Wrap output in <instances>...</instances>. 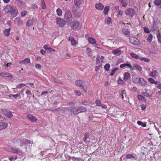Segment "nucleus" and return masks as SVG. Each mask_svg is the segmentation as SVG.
I'll return each instance as SVG.
<instances>
[{
  "label": "nucleus",
  "mask_w": 161,
  "mask_h": 161,
  "mask_svg": "<svg viewBox=\"0 0 161 161\" xmlns=\"http://www.w3.org/2000/svg\"><path fill=\"white\" fill-rule=\"evenodd\" d=\"M134 82L139 86H145L147 83V81L144 79L138 77L134 79Z\"/></svg>",
  "instance_id": "nucleus-1"
},
{
  "label": "nucleus",
  "mask_w": 161,
  "mask_h": 161,
  "mask_svg": "<svg viewBox=\"0 0 161 161\" xmlns=\"http://www.w3.org/2000/svg\"><path fill=\"white\" fill-rule=\"evenodd\" d=\"M71 28L74 30H78L80 29V26L79 25V23L76 21H74L71 22L70 25Z\"/></svg>",
  "instance_id": "nucleus-2"
},
{
  "label": "nucleus",
  "mask_w": 161,
  "mask_h": 161,
  "mask_svg": "<svg viewBox=\"0 0 161 161\" xmlns=\"http://www.w3.org/2000/svg\"><path fill=\"white\" fill-rule=\"evenodd\" d=\"M125 14L127 15L132 17L136 14V12L133 8H130L127 9L125 12Z\"/></svg>",
  "instance_id": "nucleus-3"
},
{
  "label": "nucleus",
  "mask_w": 161,
  "mask_h": 161,
  "mask_svg": "<svg viewBox=\"0 0 161 161\" xmlns=\"http://www.w3.org/2000/svg\"><path fill=\"white\" fill-rule=\"evenodd\" d=\"M64 19L67 23L71 21L72 17L71 13L70 11H67L65 12L64 14Z\"/></svg>",
  "instance_id": "nucleus-4"
},
{
  "label": "nucleus",
  "mask_w": 161,
  "mask_h": 161,
  "mask_svg": "<svg viewBox=\"0 0 161 161\" xmlns=\"http://www.w3.org/2000/svg\"><path fill=\"white\" fill-rule=\"evenodd\" d=\"M56 20L57 24L60 27H63L65 24V22L63 19L58 17L56 18Z\"/></svg>",
  "instance_id": "nucleus-5"
},
{
  "label": "nucleus",
  "mask_w": 161,
  "mask_h": 161,
  "mask_svg": "<svg viewBox=\"0 0 161 161\" xmlns=\"http://www.w3.org/2000/svg\"><path fill=\"white\" fill-rule=\"evenodd\" d=\"M129 40L131 43L133 45H138L140 44L139 40L135 37H130Z\"/></svg>",
  "instance_id": "nucleus-6"
},
{
  "label": "nucleus",
  "mask_w": 161,
  "mask_h": 161,
  "mask_svg": "<svg viewBox=\"0 0 161 161\" xmlns=\"http://www.w3.org/2000/svg\"><path fill=\"white\" fill-rule=\"evenodd\" d=\"M3 114L7 117L11 118L13 116L12 112L7 109H3L2 110Z\"/></svg>",
  "instance_id": "nucleus-7"
},
{
  "label": "nucleus",
  "mask_w": 161,
  "mask_h": 161,
  "mask_svg": "<svg viewBox=\"0 0 161 161\" xmlns=\"http://www.w3.org/2000/svg\"><path fill=\"white\" fill-rule=\"evenodd\" d=\"M132 159H136V158L132 153L127 154L125 158H123L124 159H125L126 161H129L130 159L132 160Z\"/></svg>",
  "instance_id": "nucleus-8"
},
{
  "label": "nucleus",
  "mask_w": 161,
  "mask_h": 161,
  "mask_svg": "<svg viewBox=\"0 0 161 161\" xmlns=\"http://www.w3.org/2000/svg\"><path fill=\"white\" fill-rule=\"evenodd\" d=\"M32 141L30 140L26 139H23L20 141V145L21 146H23L24 145L28 146V144H30L32 145Z\"/></svg>",
  "instance_id": "nucleus-9"
},
{
  "label": "nucleus",
  "mask_w": 161,
  "mask_h": 161,
  "mask_svg": "<svg viewBox=\"0 0 161 161\" xmlns=\"http://www.w3.org/2000/svg\"><path fill=\"white\" fill-rule=\"evenodd\" d=\"M86 108L85 107L83 106H79L78 107H77V112H78L77 113H78V114L80 113L85 112L86 111Z\"/></svg>",
  "instance_id": "nucleus-10"
},
{
  "label": "nucleus",
  "mask_w": 161,
  "mask_h": 161,
  "mask_svg": "<svg viewBox=\"0 0 161 161\" xmlns=\"http://www.w3.org/2000/svg\"><path fill=\"white\" fill-rule=\"evenodd\" d=\"M27 118L29 119L32 122H34L37 120V119L32 114H28L26 116Z\"/></svg>",
  "instance_id": "nucleus-11"
},
{
  "label": "nucleus",
  "mask_w": 161,
  "mask_h": 161,
  "mask_svg": "<svg viewBox=\"0 0 161 161\" xmlns=\"http://www.w3.org/2000/svg\"><path fill=\"white\" fill-rule=\"evenodd\" d=\"M14 23L15 24H17L18 25H20L23 24V21L21 19L17 17L14 20Z\"/></svg>",
  "instance_id": "nucleus-12"
},
{
  "label": "nucleus",
  "mask_w": 161,
  "mask_h": 161,
  "mask_svg": "<svg viewBox=\"0 0 161 161\" xmlns=\"http://www.w3.org/2000/svg\"><path fill=\"white\" fill-rule=\"evenodd\" d=\"M72 13L77 18H79L81 14V13L76 9L72 10Z\"/></svg>",
  "instance_id": "nucleus-13"
},
{
  "label": "nucleus",
  "mask_w": 161,
  "mask_h": 161,
  "mask_svg": "<svg viewBox=\"0 0 161 161\" xmlns=\"http://www.w3.org/2000/svg\"><path fill=\"white\" fill-rule=\"evenodd\" d=\"M68 40L71 42V45L73 46H75L77 44V41H76L73 37H69Z\"/></svg>",
  "instance_id": "nucleus-14"
},
{
  "label": "nucleus",
  "mask_w": 161,
  "mask_h": 161,
  "mask_svg": "<svg viewBox=\"0 0 161 161\" xmlns=\"http://www.w3.org/2000/svg\"><path fill=\"white\" fill-rule=\"evenodd\" d=\"M10 12L14 16H16L17 14L18 10L16 7H13Z\"/></svg>",
  "instance_id": "nucleus-15"
},
{
  "label": "nucleus",
  "mask_w": 161,
  "mask_h": 161,
  "mask_svg": "<svg viewBox=\"0 0 161 161\" xmlns=\"http://www.w3.org/2000/svg\"><path fill=\"white\" fill-rule=\"evenodd\" d=\"M30 62V60L29 58H25L24 60L20 61L19 63L20 64H27Z\"/></svg>",
  "instance_id": "nucleus-16"
},
{
  "label": "nucleus",
  "mask_w": 161,
  "mask_h": 161,
  "mask_svg": "<svg viewBox=\"0 0 161 161\" xmlns=\"http://www.w3.org/2000/svg\"><path fill=\"white\" fill-rule=\"evenodd\" d=\"M130 78V75L128 72H125L124 75L123 80L124 81L127 80Z\"/></svg>",
  "instance_id": "nucleus-17"
},
{
  "label": "nucleus",
  "mask_w": 161,
  "mask_h": 161,
  "mask_svg": "<svg viewBox=\"0 0 161 161\" xmlns=\"http://www.w3.org/2000/svg\"><path fill=\"white\" fill-rule=\"evenodd\" d=\"M70 112L74 114H78V113H76L78 112H77V107H76L74 106L71 107L70 108Z\"/></svg>",
  "instance_id": "nucleus-18"
},
{
  "label": "nucleus",
  "mask_w": 161,
  "mask_h": 161,
  "mask_svg": "<svg viewBox=\"0 0 161 161\" xmlns=\"http://www.w3.org/2000/svg\"><path fill=\"white\" fill-rule=\"evenodd\" d=\"M13 7L11 5H7L4 8V10L6 13L10 12Z\"/></svg>",
  "instance_id": "nucleus-19"
},
{
  "label": "nucleus",
  "mask_w": 161,
  "mask_h": 161,
  "mask_svg": "<svg viewBox=\"0 0 161 161\" xmlns=\"http://www.w3.org/2000/svg\"><path fill=\"white\" fill-rule=\"evenodd\" d=\"M95 7L97 9L99 10H102L104 6L102 3H97L95 5Z\"/></svg>",
  "instance_id": "nucleus-20"
},
{
  "label": "nucleus",
  "mask_w": 161,
  "mask_h": 161,
  "mask_svg": "<svg viewBox=\"0 0 161 161\" xmlns=\"http://www.w3.org/2000/svg\"><path fill=\"white\" fill-rule=\"evenodd\" d=\"M55 110H57L56 113L60 115H62L63 113L64 112V110L63 108H56L55 109Z\"/></svg>",
  "instance_id": "nucleus-21"
},
{
  "label": "nucleus",
  "mask_w": 161,
  "mask_h": 161,
  "mask_svg": "<svg viewBox=\"0 0 161 161\" xmlns=\"http://www.w3.org/2000/svg\"><path fill=\"white\" fill-rule=\"evenodd\" d=\"M152 71L149 74V75L152 76V77L155 78H156L157 74V71L156 70H152Z\"/></svg>",
  "instance_id": "nucleus-22"
},
{
  "label": "nucleus",
  "mask_w": 161,
  "mask_h": 161,
  "mask_svg": "<svg viewBox=\"0 0 161 161\" xmlns=\"http://www.w3.org/2000/svg\"><path fill=\"white\" fill-rule=\"evenodd\" d=\"M83 0H74L75 5L76 6H80L83 2Z\"/></svg>",
  "instance_id": "nucleus-23"
},
{
  "label": "nucleus",
  "mask_w": 161,
  "mask_h": 161,
  "mask_svg": "<svg viewBox=\"0 0 161 161\" xmlns=\"http://www.w3.org/2000/svg\"><path fill=\"white\" fill-rule=\"evenodd\" d=\"M8 126V124L6 123H0V130L6 128Z\"/></svg>",
  "instance_id": "nucleus-24"
},
{
  "label": "nucleus",
  "mask_w": 161,
  "mask_h": 161,
  "mask_svg": "<svg viewBox=\"0 0 161 161\" xmlns=\"http://www.w3.org/2000/svg\"><path fill=\"white\" fill-rule=\"evenodd\" d=\"M75 84L79 86H82L84 83L83 81L80 80H77L75 81Z\"/></svg>",
  "instance_id": "nucleus-25"
},
{
  "label": "nucleus",
  "mask_w": 161,
  "mask_h": 161,
  "mask_svg": "<svg viewBox=\"0 0 161 161\" xmlns=\"http://www.w3.org/2000/svg\"><path fill=\"white\" fill-rule=\"evenodd\" d=\"M88 40L89 42L92 44H95L96 43V40L92 37H88Z\"/></svg>",
  "instance_id": "nucleus-26"
},
{
  "label": "nucleus",
  "mask_w": 161,
  "mask_h": 161,
  "mask_svg": "<svg viewBox=\"0 0 161 161\" xmlns=\"http://www.w3.org/2000/svg\"><path fill=\"white\" fill-rule=\"evenodd\" d=\"M154 4L159 8H161V0H155L154 1Z\"/></svg>",
  "instance_id": "nucleus-27"
},
{
  "label": "nucleus",
  "mask_w": 161,
  "mask_h": 161,
  "mask_svg": "<svg viewBox=\"0 0 161 161\" xmlns=\"http://www.w3.org/2000/svg\"><path fill=\"white\" fill-rule=\"evenodd\" d=\"M10 29H11L10 28L4 30L3 33L6 36H7L9 35Z\"/></svg>",
  "instance_id": "nucleus-28"
},
{
  "label": "nucleus",
  "mask_w": 161,
  "mask_h": 161,
  "mask_svg": "<svg viewBox=\"0 0 161 161\" xmlns=\"http://www.w3.org/2000/svg\"><path fill=\"white\" fill-rule=\"evenodd\" d=\"M158 22L156 21H153V30L157 29L158 27L157 25Z\"/></svg>",
  "instance_id": "nucleus-29"
},
{
  "label": "nucleus",
  "mask_w": 161,
  "mask_h": 161,
  "mask_svg": "<svg viewBox=\"0 0 161 161\" xmlns=\"http://www.w3.org/2000/svg\"><path fill=\"white\" fill-rule=\"evenodd\" d=\"M89 137V134L88 133L86 132L84 134V136L83 138V141L84 142H87V139Z\"/></svg>",
  "instance_id": "nucleus-30"
},
{
  "label": "nucleus",
  "mask_w": 161,
  "mask_h": 161,
  "mask_svg": "<svg viewBox=\"0 0 161 161\" xmlns=\"http://www.w3.org/2000/svg\"><path fill=\"white\" fill-rule=\"evenodd\" d=\"M15 3L18 4L19 6L22 5L23 6L25 4V3L24 2L21 1L20 0H16L15 1Z\"/></svg>",
  "instance_id": "nucleus-31"
},
{
  "label": "nucleus",
  "mask_w": 161,
  "mask_h": 161,
  "mask_svg": "<svg viewBox=\"0 0 161 161\" xmlns=\"http://www.w3.org/2000/svg\"><path fill=\"white\" fill-rule=\"evenodd\" d=\"M41 7L42 9H45L47 7L46 5L45 1L44 0H41Z\"/></svg>",
  "instance_id": "nucleus-32"
},
{
  "label": "nucleus",
  "mask_w": 161,
  "mask_h": 161,
  "mask_svg": "<svg viewBox=\"0 0 161 161\" xmlns=\"http://www.w3.org/2000/svg\"><path fill=\"white\" fill-rule=\"evenodd\" d=\"M0 75L3 77H8L11 76V75L10 73H1L0 74Z\"/></svg>",
  "instance_id": "nucleus-33"
},
{
  "label": "nucleus",
  "mask_w": 161,
  "mask_h": 161,
  "mask_svg": "<svg viewBox=\"0 0 161 161\" xmlns=\"http://www.w3.org/2000/svg\"><path fill=\"white\" fill-rule=\"evenodd\" d=\"M33 25V21L32 20L29 19L26 22V25L27 26H30Z\"/></svg>",
  "instance_id": "nucleus-34"
},
{
  "label": "nucleus",
  "mask_w": 161,
  "mask_h": 161,
  "mask_svg": "<svg viewBox=\"0 0 161 161\" xmlns=\"http://www.w3.org/2000/svg\"><path fill=\"white\" fill-rule=\"evenodd\" d=\"M109 9V6H106L104 8L103 13L105 15H107L108 14V11Z\"/></svg>",
  "instance_id": "nucleus-35"
},
{
  "label": "nucleus",
  "mask_w": 161,
  "mask_h": 161,
  "mask_svg": "<svg viewBox=\"0 0 161 161\" xmlns=\"http://www.w3.org/2000/svg\"><path fill=\"white\" fill-rule=\"evenodd\" d=\"M148 81L152 84H157L158 81H155L153 79L149 78L148 79Z\"/></svg>",
  "instance_id": "nucleus-36"
},
{
  "label": "nucleus",
  "mask_w": 161,
  "mask_h": 161,
  "mask_svg": "<svg viewBox=\"0 0 161 161\" xmlns=\"http://www.w3.org/2000/svg\"><path fill=\"white\" fill-rule=\"evenodd\" d=\"M113 53L114 54H118L119 55L121 54V50L118 49L114 50L113 51Z\"/></svg>",
  "instance_id": "nucleus-37"
},
{
  "label": "nucleus",
  "mask_w": 161,
  "mask_h": 161,
  "mask_svg": "<svg viewBox=\"0 0 161 161\" xmlns=\"http://www.w3.org/2000/svg\"><path fill=\"white\" fill-rule=\"evenodd\" d=\"M126 66H128V67H130V64L127 63H125L121 64L120 65V67L121 68H123Z\"/></svg>",
  "instance_id": "nucleus-38"
},
{
  "label": "nucleus",
  "mask_w": 161,
  "mask_h": 161,
  "mask_svg": "<svg viewBox=\"0 0 161 161\" xmlns=\"http://www.w3.org/2000/svg\"><path fill=\"white\" fill-rule=\"evenodd\" d=\"M137 124L139 125H141L143 127H145L146 126V123L142 122L141 121H138Z\"/></svg>",
  "instance_id": "nucleus-39"
},
{
  "label": "nucleus",
  "mask_w": 161,
  "mask_h": 161,
  "mask_svg": "<svg viewBox=\"0 0 161 161\" xmlns=\"http://www.w3.org/2000/svg\"><path fill=\"white\" fill-rule=\"evenodd\" d=\"M130 55L133 58H134L136 59H138L139 58V56L138 55L136 54H135L133 53H130Z\"/></svg>",
  "instance_id": "nucleus-40"
},
{
  "label": "nucleus",
  "mask_w": 161,
  "mask_h": 161,
  "mask_svg": "<svg viewBox=\"0 0 161 161\" xmlns=\"http://www.w3.org/2000/svg\"><path fill=\"white\" fill-rule=\"evenodd\" d=\"M153 37V35L152 34H149L147 39V41L149 42H151L152 40Z\"/></svg>",
  "instance_id": "nucleus-41"
},
{
  "label": "nucleus",
  "mask_w": 161,
  "mask_h": 161,
  "mask_svg": "<svg viewBox=\"0 0 161 161\" xmlns=\"http://www.w3.org/2000/svg\"><path fill=\"white\" fill-rule=\"evenodd\" d=\"M134 67L139 71H141L142 69V68L141 66L137 64H135L134 65Z\"/></svg>",
  "instance_id": "nucleus-42"
},
{
  "label": "nucleus",
  "mask_w": 161,
  "mask_h": 161,
  "mask_svg": "<svg viewBox=\"0 0 161 161\" xmlns=\"http://www.w3.org/2000/svg\"><path fill=\"white\" fill-rule=\"evenodd\" d=\"M56 12L58 16H60L62 15V11L60 8H58L56 10Z\"/></svg>",
  "instance_id": "nucleus-43"
},
{
  "label": "nucleus",
  "mask_w": 161,
  "mask_h": 161,
  "mask_svg": "<svg viewBox=\"0 0 161 161\" xmlns=\"http://www.w3.org/2000/svg\"><path fill=\"white\" fill-rule=\"evenodd\" d=\"M157 37L158 38V42L159 43H161V34L160 33L157 34Z\"/></svg>",
  "instance_id": "nucleus-44"
},
{
  "label": "nucleus",
  "mask_w": 161,
  "mask_h": 161,
  "mask_svg": "<svg viewBox=\"0 0 161 161\" xmlns=\"http://www.w3.org/2000/svg\"><path fill=\"white\" fill-rule=\"evenodd\" d=\"M125 0H119L120 2L121 3L122 6L124 7H126L127 4L125 2H124Z\"/></svg>",
  "instance_id": "nucleus-45"
},
{
  "label": "nucleus",
  "mask_w": 161,
  "mask_h": 161,
  "mask_svg": "<svg viewBox=\"0 0 161 161\" xmlns=\"http://www.w3.org/2000/svg\"><path fill=\"white\" fill-rule=\"evenodd\" d=\"M75 94L77 96H80L81 95V93L79 90H75L74 91Z\"/></svg>",
  "instance_id": "nucleus-46"
},
{
  "label": "nucleus",
  "mask_w": 161,
  "mask_h": 161,
  "mask_svg": "<svg viewBox=\"0 0 161 161\" xmlns=\"http://www.w3.org/2000/svg\"><path fill=\"white\" fill-rule=\"evenodd\" d=\"M26 86V84L24 83H20L16 86V88H21L22 87Z\"/></svg>",
  "instance_id": "nucleus-47"
},
{
  "label": "nucleus",
  "mask_w": 161,
  "mask_h": 161,
  "mask_svg": "<svg viewBox=\"0 0 161 161\" xmlns=\"http://www.w3.org/2000/svg\"><path fill=\"white\" fill-rule=\"evenodd\" d=\"M110 67V65L109 64H106L104 66L105 69L106 71H108L109 70V68Z\"/></svg>",
  "instance_id": "nucleus-48"
},
{
  "label": "nucleus",
  "mask_w": 161,
  "mask_h": 161,
  "mask_svg": "<svg viewBox=\"0 0 161 161\" xmlns=\"http://www.w3.org/2000/svg\"><path fill=\"white\" fill-rule=\"evenodd\" d=\"M124 31V33L126 36L128 37H129L130 35V32L129 31L128 29H125V30H123Z\"/></svg>",
  "instance_id": "nucleus-49"
},
{
  "label": "nucleus",
  "mask_w": 161,
  "mask_h": 161,
  "mask_svg": "<svg viewBox=\"0 0 161 161\" xmlns=\"http://www.w3.org/2000/svg\"><path fill=\"white\" fill-rule=\"evenodd\" d=\"M118 69V68L117 67H115L113 69L110 74V75L111 76H113L115 72Z\"/></svg>",
  "instance_id": "nucleus-50"
},
{
  "label": "nucleus",
  "mask_w": 161,
  "mask_h": 161,
  "mask_svg": "<svg viewBox=\"0 0 161 161\" xmlns=\"http://www.w3.org/2000/svg\"><path fill=\"white\" fill-rule=\"evenodd\" d=\"M117 82L118 84L123 85L125 84V82L123 80L120 78H119L118 80L117 81Z\"/></svg>",
  "instance_id": "nucleus-51"
},
{
  "label": "nucleus",
  "mask_w": 161,
  "mask_h": 161,
  "mask_svg": "<svg viewBox=\"0 0 161 161\" xmlns=\"http://www.w3.org/2000/svg\"><path fill=\"white\" fill-rule=\"evenodd\" d=\"M144 96H146L147 97H150L152 96L151 94H150L148 92H143L142 93Z\"/></svg>",
  "instance_id": "nucleus-52"
},
{
  "label": "nucleus",
  "mask_w": 161,
  "mask_h": 161,
  "mask_svg": "<svg viewBox=\"0 0 161 161\" xmlns=\"http://www.w3.org/2000/svg\"><path fill=\"white\" fill-rule=\"evenodd\" d=\"M111 22V19L110 17H108L107 19H105V22L108 25H109Z\"/></svg>",
  "instance_id": "nucleus-53"
},
{
  "label": "nucleus",
  "mask_w": 161,
  "mask_h": 161,
  "mask_svg": "<svg viewBox=\"0 0 161 161\" xmlns=\"http://www.w3.org/2000/svg\"><path fill=\"white\" fill-rule=\"evenodd\" d=\"M140 59L141 61H144L148 62H149L150 60L149 59L147 58H140Z\"/></svg>",
  "instance_id": "nucleus-54"
},
{
  "label": "nucleus",
  "mask_w": 161,
  "mask_h": 161,
  "mask_svg": "<svg viewBox=\"0 0 161 161\" xmlns=\"http://www.w3.org/2000/svg\"><path fill=\"white\" fill-rule=\"evenodd\" d=\"M96 105L98 106H100L101 105V103L100 100H96Z\"/></svg>",
  "instance_id": "nucleus-55"
},
{
  "label": "nucleus",
  "mask_w": 161,
  "mask_h": 161,
  "mask_svg": "<svg viewBox=\"0 0 161 161\" xmlns=\"http://www.w3.org/2000/svg\"><path fill=\"white\" fill-rule=\"evenodd\" d=\"M137 97L139 100L143 99L145 100V97L141 95H138L137 96Z\"/></svg>",
  "instance_id": "nucleus-56"
},
{
  "label": "nucleus",
  "mask_w": 161,
  "mask_h": 161,
  "mask_svg": "<svg viewBox=\"0 0 161 161\" xmlns=\"http://www.w3.org/2000/svg\"><path fill=\"white\" fill-rule=\"evenodd\" d=\"M123 14V12L120 11H119L118 12V13L117 14V16L118 17L121 16Z\"/></svg>",
  "instance_id": "nucleus-57"
},
{
  "label": "nucleus",
  "mask_w": 161,
  "mask_h": 161,
  "mask_svg": "<svg viewBox=\"0 0 161 161\" xmlns=\"http://www.w3.org/2000/svg\"><path fill=\"white\" fill-rule=\"evenodd\" d=\"M143 30H144V32L146 33H148L150 32L149 29L147 27H144L143 28Z\"/></svg>",
  "instance_id": "nucleus-58"
},
{
  "label": "nucleus",
  "mask_w": 161,
  "mask_h": 161,
  "mask_svg": "<svg viewBox=\"0 0 161 161\" xmlns=\"http://www.w3.org/2000/svg\"><path fill=\"white\" fill-rule=\"evenodd\" d=\"M35 68L38 69H41L42 66L40 64H36L35 65Z\"/></svg>",
  "instance_id": "nucleus-59"
},
{
  "label": "nucleus",
  "mask_w": 161,
  "mask_h": 161,
  "mask_svg": "<svg viewBox=\"0 0 161 161\" xmlns=\"http://www.w3.org/2000/svg\"><path fill=\"white\" fill-rule=\"evenodd\" d=\"M157 87L159 89H161V83L159 81H158V83L157 84Z\"/></svg>",
  "instance_id": "nucleus-60"
},
{
  "label": "nucleus",
  "mask_w": 161,
  "mask_h": 161,
  "mask_svg": "<svg viewBox=\"0 0 161 161\" xmlns=\"http://www.w3.org/2000/svg\"><path fill=\"white\" fill-rule=\"evenodd\" d=\"M126 92L125 90H122L121 91L120 95H121L122 98H124L123 94L124 93L125 94V93H126Z\"/></svg>",
  "instance_id": "nucleus-61"
},
{
  "label": "nucleus",
  "mask_w": 161,
  "mask_h": 161,
  "mask_svg": "<svg viewBox=\"0 0 161 161\" xmlns=\"http://www.w3.org/2000/svg\"><path fill=\"white\" fill-rule=\"evenodd\" d=\"M141 107L142 110H144L146 108V106L143 104L141 105Z\"/></svg>",
  "instance_id": "nucleus-62"
},
{
  "label": "nucleus",
  "mask_w": 161,
  "mask_h": 161,
  "mask_svg": "<svg viewBox=\"0 0 161 161\" xmlns=\"http://www.w3.org/2000/svg\"><path fill=\"white\" fill-rule=\"evenodd\" d=\"M100 57L97 56L96 58V63L98 64L100 62Z\"/></svg>",
  "instance_id": "nucleus-63"
},
{
  "label": "nucleus",
  "mask_w": 161,
  "mask_h": 161,
  "mask_svg": "<svg viewBox=\"0 0 161 161\" xmlns=\"http://www.w3.org/2000/svg\"><path fill=\"white\" fill-rule=\"evenodd\" d=\"M132 90L134 92H136L137 91V88L136 86H133L132 88Z\"/></svg>",
  "instance_id": "nucleus-64"
}]
</instances>
